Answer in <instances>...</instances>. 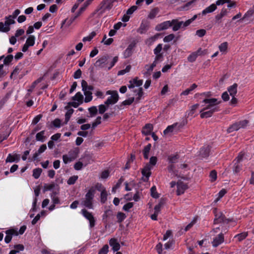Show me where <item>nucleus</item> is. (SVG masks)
<instances>
[{"mask_svg":"<svg viewBox=\"0 0 254 254\" xmlns=\"http://www.w3.org/2000/svg\"><path fill=\"white\" fill-rule=\"evenodd\" d=\"M107 192L106 190H104L101 192V202L102 203H104L107 199Z\"/></svg>","mask_w":254,"mask_h":254,"instance_id":"79ce46f5","label":"nucleus"},{"mask_svg":"<svg viewBox=\"0 0 254 254\" xmlns=\"http://www.w3.org/2000/svg\"><path fill=\"white\" fill-rule=\"evenodd\" d=\"M215 218L214 220L215 224L219 223H224L228 224L231 220L229 219L226 218L225 215L222 213V212H218L216 209L214 210Z\"/></svg>","mask_w":254,"mask_h":254,"instance_id":"39448f33","label":"nucleus"},{"mask_svg":"<svg viewBox=\"0 0 254 254\" xmlns=\"http://www.w3.org/2000/svg\"><path fill=\"white\" fill-rule=\"evenodd\" d=\"M108 56H104L98 59L95 64V66L100 67H107Z\"/></svg>","mask_w":254,"mask_h":254,"instance_id":"9d476101","label":"nucleus"},{"mask_svg":"<svg viewBox=\"0 0 254 254\" xmlns=\"http://www.w3.org/2000/svg\"><path fill=\"white\" fill-rule=\"evenodd\" d=\"M182 127L181 125L178 123H175L171 126H168L164 131V133L167 134L171 132H177Z\"/></svg>","mask_w":254,"mask_h":254,"instance_id":"6e6552de","label":"nucleus"},{"mask_svg":"<svg viewBox=\"0 0 254 254\" xmlns=\"http://www.w3.org/2000/svg\"><path fill=\"white\" fill-rule=\"evenodd\" d=\"M6 21L4 24L1 22V32H7L10 30V25L15 23V21L11 19L6 17Z\"/></svg>","mask_w":254,"mask_h":254,"instance_id":"423d86ee","label":"nucleus"},{"mask_svg":"<svg viewBox=\"0 0 254 254\" xmlns=\"http://www.w3.org/2000/svg\"><path fill=\"white\" fill-rule=\"evenodd\" d=\"M196 35L199 37H202L206 34V31L204 29H199L196 31Z\"/></svg>","mask_w":254,"mask_h":254,"instance_id":"338daca9","label":"nucleus"},{"mask_svg":"<svg viewBox=\"0 0 254 254\" xmlns=\"http://www.w3.org/2000/svg\"><path fill=\"white\" fill-rule=\"evenodd\" d=\"M152 167L149 164H146L141 171V173L143 176L146 177V181L148 180L149 177L151 175V169Z\"/></svg>","mask_w":254,"mask_h":254,"instance_id":"dca6fc26","label":"nucleus"},{"mask_svg":"<svg viewBox=\"0 0 254 254\" xmlns=\"http://www.w3.org/2000/svg\"><path fill=\"white\" fill-rule=\"evenodd\" d=\"M153 129V125L151 124H147L143 127L142 132L145 135H149L151 133Z\"/></svg>","mask_w":254,"mask_h":254,"instance_id":"aec40b11","label":"nucleus"},{"mask_svg":"<svg viewBox=\"0 0 254 254\" xmlns=\"http://www.w3.org/2000/svg\"><path fill=\"white\" fill-rule=\"evenodd\" d=\"M238 84L234 83L233 85L229 86L228 88V92L229 93L231 96H235L237 93Z\"/></svg>","mask_w":254,"mask_h":254,"instance_id":"412c9836","label":"nucleus"},{"mask_svg":"<svg viewBox=\"0 0 254 254\" xmlns=\"http://www.w3.org/2000/svg\"><path fill=\"white\" fill-rule=\"evenodd\" d=\"M101 117H98L96 118L95 121L92 123V127L93 128H94L97 125L100 124L101 123Z\"/></svg>","mask_w":254,"mask_h":254,"instance_id":"bf43d9fd","label":"nucleus"},{"mask_svg":"<svg viewBox=\"0 0 254 254\" xmlns=\"http://www.w3.org/2000/svg\"><path fill=\"white\" fill-rule=\"evenodd\" d=\"M151 147V144H148L145 146L143 150V156L145 159H147L149 157V153Z\"/></svg>","mask_w":254,"mask_h":254,"instance_id":"b1692460","label":"nucleus"},{"mask_svg":"<svg viewBox=\"0 0 254 254\" xmlns=\"http://www.w3.org/2000/svg\"><path fill=\"white\" fill-rule=\"evenodd\" d=\"M72 99L73 100L77 101L82 103L83 102V96L80 92H78L74 96L72 97Z\"/></svg>","mask_w":254,"mask_h":254,"instance_id":"c85d7f7f","label":"nucleus"},{"mask_svg":"<svg viewBox=\"0 0 254 254\" xmlns=\"http://www.w3.org/2000/svg\"><path fill=\"white\" fill-rule=\"evenodd\" d=\"M228 47V43L227 42H225L223 43H222L221 45L219 46V49L221 52H226L227 49Z\"/></svg>","mask_w":254,"mask_h":254,"instance_id":"49530a36","label":"nucleus"},{"mask_svg":"<svg viewBox=\"0 0 254 254\" xmlns=\"http://www.w3.org/2000/svg\"><path fill=\"white\" fill-rule=\"evenodd\" d=\"M177 193L178 195L183 194L186 190L188 189V185L184 183L183 182L178 181L177 184Z\"/></svg>","mask_w":254,"mask_h":254,"instance_id":"ddd939ff","label":"nucleus"},{"mask_svg":"<svg viewBox=\"0 0 254 254\" xmlns=\"http://www.w3.org/2000/svg\"><path fill=\"white\" fill-rule=\"evenodd\" d=\"M227 11L226 9H222L221 11V12L216 15L215 16V19L216 20L219 21L223 17L225 16L227 14Z\"/></svg>","mask_w":254,"mask_h":254,"instance_id":"c9c22d12","label":"nucleus"},{"mask_svg":"<svg viewBox=\"0 0 254 254\" xmlns=\"http://www.w3.org/2000/svg\"><path fill=\"white\" fill-rule=\"evenodd\" d=\"M134 101V97L130 98L126 100L123 101L122 103V104L119 106V108L120 109H122V106L123 105H124V106L130 105H131L133 102Z\"/></svg>","mask_w":254,"mask_h":254,"instance_id":"2f4dec72","label":"nucleus"},{"mask_svg":"<svg viewBox=\"0 0 254 254\" xmlns=\"http://www.w3.org/2000/svg\"><path fill=\"white\" fill-rule=\"evenodd\" d=\"M168 171L169 172L172 173V175H173L174 176H176L178 178L181 177L182 179H183L184 180L187 179V178L184 176H181L178 175V171L175 170V167L173 165H170L168 167Z\"/></svg>","mask_w":254,"mask_h":254,"instance_id":"4be33fe9","label":"nucleus"},{"mask_svg":"<svg viewBox=\"0 0 254 254\" xmlns=\"http://www.w3.org/2000/svg\"><path fill=\"white\" fill-rule=\"evenodd\" d=\"M210 151V147L209 146H204L202 147L199 151V155L202 157L205 158L208 156Z\"/></svg>","mask_w":254,"mask_h":254,"instance_id":"6ab92c4d","label":"nucleus"},{"mask_svg":"<svg viewBox=\"0 0 254 254\" xmlns=\"http://www.w3.org/2000/svg\"><path fill=\"white\" fill-rule=\"evenodd\" d=\"M94 189L97 190L98 191H101V192L106 190L105 188L102 185V184L99 183H97L95 185Z\"/></svg>","mask_w":254,"mask_h":254,"instance_id":"13d9d810","label":"nucleus"},{"mask_svg":"<svg viewBox=\"0 0 254 254\" xmlns=\"http://www.w3.org/2000/svg\"><path fill=\"white\" fill-rule=\"evenodd\" d=\"M117 0H103L100 3V9H110L113 3Z\"/></svg>","mask_w":254,"mask_h":254,"instance_id":"4468645a","label":"nucleus"},{"mask_svg":"<svg viewBox=\"0 0 254 254\" xmlns=\"http://www.w3.org/2000/svg\"><path fill=\"white\" fill-rule=\"evenodd\" d=\"M95 192L94 188H91L85 194L84 200L82 201L81 203L86 207L92 209L93 208V199Z\"/></svg>","mask_w":254,"mask_h":254,"instance_id":"7ed1b4c3","label":"nucleus"},{"mask_svg":"<svg viewBox=\"0 0 254 254\" xmlns=\"http://www.w3.org/2000/svg\"><path fill=\"white\" fill-rule=\"evenodd\" d=\"M197 14L194 15L191 18L187 20L185 22H183L182 27H186L188 26H189L192 21H193L197 18Z\"/></svg>","mask_w":254,"mask_h":254,"instance_id":"72a5a7b5","label":"nucleus"},{"mask_svg":"<svg viewBox=\"0 0 254 254\" xmlns=\"http://www.w3.org/2000/svg\"><path fill=\"white\" fill-rule=\"evenodd\" d=\"M183 21H179L177 19H173L172 21H166L156 27V30L159 31L168 29L173 26V30L176 31L182 27Z\"/></svg>","mask_w":254,"mask_h":254,"instance_id":"f03ea898","label":"nucleus"},{"mask_svg":"<svg viewBox=\"0 0 254 254\" xmlns=\"http://www.w3.org/2000/svg\"><path fill=\"white\" fill-rule=\"evenodd\" d=\"M107 109V107L105 105H100L99 106V112L100 114H103Z\"/></svg>","mask_w":254,"mask_h":254,"instance_id":"774afa93","label":"nucleus"},{"mask_svg":"<svg viewBox=\"0 0 254 254\" xmlns=\"http://www.w3.org/2000/svg\"><path fill=\"white\" fill-rule=\"evenodd\" d=\"M82 159L85 166H86L87 164L90 163L91 161H93L92 159V156L90 154L84 155Z\"/></svg>","mask_w":254,"mask_h":254,"instance_id":"cd10ccee","label":"nucleus"},{"mask_svg":"<svg viewBox=\"0 0 254 254\" xmlns=\"http://www.w3.org/2000/svg\"><path fill=\"white\" fill-rule=\"evenodd\" d=\"M81 212L82 215L89 220L90 227H93L95 226V220L92 213L85 209H82Z\"/></svg>","mask_w":254,"mask_h":254,"instance_id":"0eeeda50","label":"nucleus"},{"mask_svg":"<svg viewBox=\"0 0 254 254\" xmlns=\"http://www.w3.org/2000/svg\"><path fill=\"white\" fill-rule=\"evenodd\" d=\"M15 233V235H17L18 233L15 232L13 229L8 230L6 231V236L5 237L4 241L6 243H8L10 242L12 239V236Z\"/></svg>","mask_w":254,"mask_h":254,"instance_id":"a211bd4d","label":"nucleus"},{"mask_svg":"<svg viewBox=\"0 0 254 254\" xmlns=\"http://www.w3.org/2000/svg\"><path fill=\"white\" fill-rule=\"evenodd\" d=\"M107 95H111L105 102V104L108 107L109 105L116 104L119 100V95L116 90H108L106 92Z\"/></svg>","mask_w":254,"mask_h":254,"instance_id":"20e7f679","label":"nucleus"},{"mask_svg":"<svg viewBox=\"0 0 254 254\" xmlns=\"http://www.w3.org/2000/svg\"><path fill=\"white\" fill-rule=\"evenodd\" d=\"M55 187V184L54 183H52L50 184H45L44 185V191L50 190L54 188Z\"/></svg>","mask_w":254,"mask_h":254,"instance_id":"de8ad7c7","label":"nucleus"},{"mask_svg":"<svg viewBox=\"0 0 254 254\" xmlns=\"http://www.w3.org/2000/svg\"><path fill=\"white\" fill-rule=\"evenodd\" d=\"M35 36L34 35H30L26 41V43L22 47V51L23 52H26L28 48L33 46L35 44Z\"/></svg>","mask_w":254,"mask_h":254,"instance_id":"1a4fd4ad","label":"nucleus"},{"mask_svg":"<svg viewBox=\"0 0 254 254\" xmlns=\"http://www.w3.org/2000/svg\"><path fill=\"white\" fill-rule=\"evenodd\" d=\"M83 165V163L81 162H76L74 165V168L76 170H80L82 169Z\"/></svg>","mask_w":254,"mask_h":254,"instance_id":"052dcab7","label":"nucleus"},{"mask_svg":"<svg viewBox=\"0 0 254 254\" xmlns=\"http://www.w3.org/2000/svg\"><path fill=\"white\" fill-rule=\"evenodd\" d=\"M124 181V179L123 178V177H121L119 180H118V183H117V184L116 185V186L115 187H114L112 189V191L113 192H115L116 191V190L118 188H119L121 185L122 184V182H123Z\"/></svg>","mask_w":254,"mask_h":254,"instance_id":"864d4df0","label":"nucleus"},{"mask_svg":"<svg viewBox=\"0 0 254 254\" xmlns=\"http://www.w3.org/2000/svg\"><path fill=\"white\" fill-rule=\"evenodd\" d=\"M88 111L90 114V117L95 116L98 112V110L96 106H92L88 109Z\"/></svg>","mask_w":254,"mask_h":254,"instance_id":"58836bf2","label":"nucleus"},{"mask_svg":"<svg viewBox=\"0 0 254 254\" xmlns=\"http://www.w3.org/2000/svg\"><path fill=\"white\" fill-rule=\"evenodd\" d=\"M202 103L207 105L200 111V117L207 118L211 117L214 112L219 110L218 107H216V105L219 104L221 101H218L216 98H210L204 99Z\"/></svg>","mask_w":254,"mask_h":254,"instance_id":"f257e3e1","label":"nucleus"},{"mask_svg":"<svg viewBox=\"0 0 254 254\" xmlns=\"http://www.w3.org/2000/svg\"><path fill=\"white\" fill-rule=\"evenodd\" d=\"M238 130V127L237 125H236V123L232 125L230 127H229L227 131L228 133H231L234 131H237Z\"/></svg>","mask_w":254,"mask_h":254,"instance_id":"ea45409f","label":"nucleus"},{"mask_svg":"<svg viewBox=\"0 0 254 254\" xmlns=\"http://www.w3.org/2000/svg\"><path fill=\"white\" fill-rule=\"evenodd\" d=\"M44 133H45L44 130H42V131H40V132H38V133H37V134L36 135V140L38 141H43V139L45 137V136L44 135Z\"/></svg>","mask_w":254,"mask_h":254,"instance_id":"a19ab883","label":"nucleus"},{"mask_svg":"<svg viewBox=\"0 0 254 254\" xmlns=\"http://www.w3.org/2000/svg\"><path fill=\"white\" fill-rule=\"evenodd\" d=\"M157 161V157L155 156H153L150 158L149 162L148 164H150V166H155L156 164Z\"/></svg>","mask_w":254,"mask_h":254,"instance_id":"e2e57ef3","label":"nucleus"},{"mask_svg":"<svg viewBox=\"0 0 254 254\" xmlns=\"http://www.w3.org/2000/svg\"><path fill=\"white\" fill-rule=\"evenodd\" d=\"M248 232H243L236 235L235 238H237L239 242H241L244 240L248 236Z\"/></svg>","mask_w":254,"mask_h":254,"instance_id":"7c9ffc66","label":"nucleus"},{"mask_svg":"<svg viewBox=\"0 0 254 254\" xmlns=\"http://www.w3.org/2000/svg\"><path fill=\"white\" fill-rule=\"evenodd\" d=\"M158 10L157 9H153L151 10L148 15V17L150 19L154 18L158 13Z\"/></svg>","mask_w":254,"mask_h":254,"instance_id":"3c124183","label":"nucleus"},{"mask_svg":"<svg viewBox=\"0 0 254 254\" xmlns=\"http://www.w3.org/2000/svg\"><path fill=\"white\" fill-rule=\"evenodd\" d=\"M210 178V181L213 182L215 181L217 179V172L215 170H212L210 172L209 174Z\"/></svg>","mask_w":254,"mask_h":254,"instance_id":"a18cd8bd","label":"nucleus"},{"mask_svg":"<svg viewBox=\"0 0 254 254\" xmlns=\"http://www.w3.org/2000/svg\"><path fill=\"white\" fill-rule=\"evenodd\" d=\"M175 38V35L173 34H171L168 36H165L164 38V41L165 42H169L173 40V39Z\"/></svg>","mask_w":254,"mask_h":254,"instance_id":"5fc2aeb1","label":"nucleus"},{"mask_svg":"<svg viewBox=\"0 0 254 254\" xmlns=\"http://www.w3.org/2000/svg\"><path fill=\"white\" fill-rule=\"evenodd\" d=\"M249 122L247 120H244L242 121H240L238 122H236V124L238 126V130L240 128H244L247 126Z\"/></svg>","mask_w":254,"mask_h":254,"instance_id":"393cba45","label":"nucleus"},{"mask_svg":"<svg viewBox=\"0 0 254 254\" xmlns=\"http://www.w3.org/2000/svg\"><path fill=\"white\" fill-rule=\"evenodd\" d=\"M164 204V201L163 199H161L160 200L158 204L155 206L154 207V212L156 213H159L162 207Z\"/></svg>","mask_w":254,"mask_h":254,"instance_id":"a878e982","label":"nucleus"},{"mask_svg":"<svg viewBox=\"0 0 254 254\" xmlns=\"http://www.w3.org/2000/svg\"><path fill=\"white\" fill-rule=\"evenodd\" d=\"M13 59V57L12 55H8L4 58L3 64H8L12 61Z\"/></svg>","mask_w":254,"mask_h":254,"instance_id":"09e8293b","label":"nucleus"},{"mask_svg":"<svg viewBox=\"0 0 254 254\" xmlns=\"http://www.w3.org/2000/svg\"><path fill=\"white\" fill-rule=\"evenodd\" d=\"M84 94L85 96L84 99V102L85 103H88L91 101L92 99V92L90 91L86 90L84 91Z\"/></svg>","mask_w":254,"mask_h":254,"instance_id":"bb28decb","label":"nucleus"},{"mask_svg":"<svg viewBox=\"0 0 254 254\" xmlns=\"http://www.w3.org/2000/svg\"><path fill=\"white\" fill-rule=\"evenodd\" d=\"M137 8V7L135 5H133L131 7H130L128 10L127 11V15H130L133 13Z\"/></svg>","mask_w":254,"mask_h":254,"instance_id":"6e6d98bb","label":"nucleus"},{"mask_svg":"<svg viewBox=\"0 0 254 254\" xmlns=\"http://www.w3.org/2000/svg\"><path fill=\"white\" fill-rule=\"evenodd\" d=\"M42 172V169L41 168H38L34 169L33 170V177L36 179H38L39 178Z\"/></svg>","mask_w":254,"mask_h":254,"instance_id":"473e14b6","label":"nucleus"},{"mask_svg":"<svg viewBox=\"0 0 254 254\" xmlns=\"http://www.w3.org/2000/svg\"><path fill=\"white\" fill-rule=\"evenodd\" d=\"M117 218L118 222L121 223L126 218V215L125 213L120 212L118 213Z\"/></svg>","mask_w":254,"mask_h":254,"instance_id":"4c0bfd02","label":"nucleus"},{"mask_svg":"<svg viewBox=\"0 0 254 254\" xmlns=\"http://www.w3.org/2000/svg\"><path fill=\"white\" fill-rule=\"evenodd\" d=\"M217 8V6L215 4H212L209 6L206 7L202 11V15H205L207 13L214 11Z\"/></svg>","mask_w":254,"mask_h":254,"instance_id":"5701e85b","label":"nucleus"},{"mask_svg":"<svg viewBox=\"0 0 254 254\" xmlns=\"http://www.w3.org/2000/svg\"><path fill=\"white\" fill-rule=\"evenodd\" d=\"M132 81L133 82L134 85L136 86H140L143 83L142 80H138L137 77L134 78Z\"/></svg>","mask_w":254,"mask_h":254,"instance_id":"4d7b16f0","label":"nucleus"},{"mask_svg":"<svg viewBox=\"0 0 254 254\" xmlns=\"http://www.w3.org/2000/svg\"><path fill=\"white\" fill-rule=\"evenodd\" d=\"M197 56L198 55L196 52H193L188 57V60L190 63L194 62L196 60Z\"/></svg>","mask_w":254,"mask_h":254,"instance_id":"f704fd0d","label":"nucleus"},{"mask_svg":"<svg viewBox=\"0 0 254 254\" xmlns=\"http://www.w3.org/2000/svg\"><path fill=\"white\" fill-rule=\"evenodd\" d=\"M95 35L96 33L95 32H92L88 36L84 37L82 41L83 42L90 41L95 36Z\"/></svg>","mask_w":254,"mask_h":254,"instance_id":"603ef678","label":"nucleus"},{"mask_svg":"<svg viewBox=\"0 0 254 254\" xmlns=\"http://www.w3.org/2000/svg\"><path fill=\"white\" fill-rule=\"evenodd\" d=\"M135 42L133 41L128 45L124 53V55L125 58H127L132 55V50L135 47Z\"/></svg>","mask_w":254,"mask_h":254,"instance_id":"2eb2a0df","label":"nucleus"},{"mask_svg":"<svg viewBox=\"0 0 254 254\" xmlns=\"http://www.w3.org/2000/svg\"><path fill=\"white\" fill-rule=\"evenodd\" d=\"M162 50V45L160 44L157 45V46L154 50V54H161L160 52Z\"/></svg>","mask_w":254,"mask_h":254,"instance_id":"0e129e2a","label":"nucleus"},{"mask_svg":"<svg viewBox=\"0 0 254 254\" xmlns=\"http://www.w3.org/2000/svg\"><path fill=\"white\" fill-rule=\"evenodd\" d=\"M93 0H87L83 4V6L80 8L78 12L76 15L71 18V22H72L77 17H78L82 12H83L86 7L92 2Z\"/></svg>","mask_w":254,"mask_h":254,"instance_id":"f8f14e48","label":"nucleus"},{"mask_svg":"<svg viewBox=\"0 0 254 254\" xmlns=\"http://www.w3.org/2000/svg\"><path fill=\"white\" fill-rule=\"evenodd\" d=\"M78 179L77 176H73L70 177L67 180V183L68 185H71L74 184Z\"/></svg>","mask_w":254,"mask_h":254,"instance_id":"c03bdc74","label":"nucleus"},{"mask_svg":"<svg viewBox=\"0 0 254 254\" xmlns=\"http://www.w3.org/2000/svg\"><path fill=\"white\" fill-rule=\"evenodd\" d=\"M67 110H68L65 115V121L64 123V124H66L67 122L69 121L70 118L74 111L72 109H68Z\"/></svg>","mask_w":254,"mask_h":254,"instance_id":"c756f323","label":"nucleus"},{"mask_svg":"<svg viewBox=\"0 0 254 254\" xmlns=\"http://www.w3.org/2000/svg\"><path fill=\"white\" fill-rule=\"evenodd\" d=\"M226 193V190L224 189H223L220 191L218 193V197L215 200V202L218 201L221 197H222Z\"/></svg>","mask_w":254,"mask_h":254,"instance_id":"69168bd1","label":"nucleus"},{"mask_svg":"<svg viewBox=\"0 0 254 254\" xmlns=\"http://www.w3.org/2000/svg\"><path fill=\"white\" fill-rule=\"evenodd\" d=\"M133 204L132 202H128L123 206V209L125 211H128L129 209L133 207Z\"/></svg>","mask_w":254,"mask_h":254,"instance_id":"680f3d73","label":"nucleus"},{"mask_svg":"<svg viewBox=\"0 0 254 254\" xmlns=\"http://www.w3.org/2000/svg\"><path fill=\"white\" fill-rule=\"evenodd\" d=\"M108 251H109V246L108 245H105L100 250L98 254H107Z\"/></svg>","mask_w":254,"mask_h":254,"instance_id":"8fccbe9b","label":"nucleus"},{"mask_svg":"<svg viewBox=\"0 0 254 254\" xmlns=\"http://www.w3.org/2000/svg\"><path fill=\"white\" fill-rule=\"evenodd\" d=\"M151 195L152 197L155 198H157L159 197V194L157 193L156 191V188L155 186H153L151 189Z\"/></svg>","mask_w":254,"mask_h":254,"instance_id":"e433bc0d","label":"nucleus"},{"mask_svg":"<svg viewBox=\"0 0 254 254\" xmlns=\"http://www.w3.org/2000/svg\"><path fill=\"white\" fill-rule=\"evenodd\" d=\"M224 241V235L222 233H220L217 236L215 237L213 241L212 242V244L213 247H217L219 245L222 244Z\"/></svg>","mask_w":254,"mask_h":254,"instance_id":"9b49d317","label":"nucleus"},{"mask_svg":"<svg viewBox=\"0 0 254 254\" xmlns=\"http://www.w3.org/2000/svg\"><path fill=\"white\" fill-rule=\"evenodd\" d=\"M17 157V155L12 156L10 154H9L6 159V162H14L16 159L19 160V158Z\"/></svg>","mask_w":254,"mask_h":254,"instance_id":"37998d69","label":"nucleus"},{"mask_svg":"<svg viewBox=\"0 0 254 254\" xmlns=\"http://www.w3.org/2000/svg\"><path fill=\"white\" fill-rule=\"evenodd\" d=\"M109 244L112 247L114 252H117L120 249V245L115 238L111 239L109 241Z\"/></svg>","mask_w":254,"mask_h":254,"instance_id":"f3484780","label":"nucleus"}]
</instances>
